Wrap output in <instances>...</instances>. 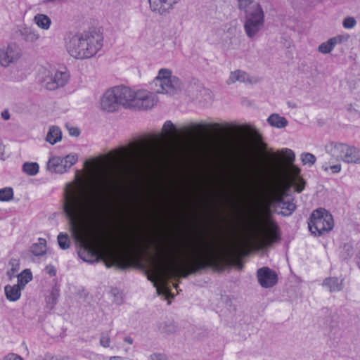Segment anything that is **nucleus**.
I'll return each instance as SVG.
<instances>
[{"label": "nucleus", "instance_id": "nucleus-18", "mask_svg": "<svg viewBox=\"0 0 360 360\" xmlns=\"http://www.w3.org/2000/svg\"><path fill=\"white\" fill-rule=\"evenodd\" d=\"M348 38V35H337L321 44L319 46L318 51L324 54L329 53L337 44H340L347 41Z\"/></svg>", "mask_w": 360, "mask_h": 360}, {"label": "nucleus", "instance_id": "nucleus-22", "mask_svg": "<svg viewBox=\"0 0 360 360\" xmlns=\"http://www.w3.org/2000/svg\"><path fill=\"white\" fill-rule=\"evenodd\" d=\"M22 290L18 284L13 285H7L4 288L6 297L10 302L18 301L20 298Z\"/></svg>", "mask_w": 360, "mask_h": 360}, {"label": "nucleus", "instance_id": "nucleus-15", "mask_svg": "<svg viewBox=\"0 0 360 360\" xmlns=\"http://www.w3.org/2000/svg\"><path fill=\"white\" fill-rule=\"evenodd\" d=\"M150 10L155 13L164 15L172 11L179 0H148Z\"/></svg>", "mask_w": 360, "mask_h": 360}, {"label": "nucleus", "instance_id": "nucleus-27", "mask_svg": "<svg viewBox=\"0 0 360 360\" xmlns=\"http://www.w3.org/2000/svg\"><path fill=\"white\" fill-rule=\"evenodd\" d=\"M267 122L273 127L282 129L288 125V120L283 116L278 114H272L268 119Z\"/></svg>", "mask_w": 360, "mask_h": 360}, {"label": "nucleus", "instance_id": "nucleus-42", "mask_svg": "<svg viewBox=\"0 0 360 360\" xmlns=\"http://www.w3.org/2000/svg\"><path fill=\"white\" fill-rule=\"evenodd\" d=\"M356 25V20L354 17H347L342 22V26L345 29H352Z\"/></svg>", "mask_w": 360, "mask_h": 360}, {"label": "nucleus", "instance_id": "nucleus-46", "mask_svg": "<svg viewBox=\"0 0 360 360\" xmlns=\"http://www.w3.org/2000/svg\"><path fill=\"white\" fill-rule=\"evenodd\" d=\"M4 360H23L20 356L11 353L6 356L4 359Z\"/></svg>", "mask_w": 360, "mask_h": 360}, {"label": "nucleus", "instance_id": "nucleus-43", "mask_svg": "<svg viewBox=\"0 0 360 360\" xmlns=\"http://www.w3.org/2000/svg\"><path fill=\"white\" fill-rule=\"evenodd\" d=\"M236 181L237 183L240 184L241 186L248 187L249 188H253L252 185L250 184V182L248 181V179L244 176H239L236 179Z\"/></svg>", "mask_w": 360, "mask_h": 360}, {"label": "nucleus", "instance_id": "nucleus-12", "mask_svg": "<svg viewBox=\"0 0 360 360\" xmlns=\"http://www.w3.org/2000/svg\"><path fill=\"white\" fill-rule=\"evenodd\" d=\"M117 101L120 106L124 108H132L134 90L125 86H117L112 87Z\"/></svg>", "mask_w": 360, "mask_h": 360}, {"label": "nucleus", "instance_id": "nucleus-26", "mask_svg": "<svg viewBox=\"0 0 360 360\" xmlns=\"http://www.w3.org/2000/svg\"><path fill=\"white\" fill-rule=\"evenodd\" d=\"M20 32L23 39L27 42L33 43L40 38V35L38 32L31 27H24L21 29Z\"/></svg>", "mask_w": 360, "mask_h": 360}, {"label": "nucleus", "instance_id": "nucleus-25", "mask_svg": "<svg viewBox=\"0 0 360 360\" xmlns=\"http://www.w3.org/2000/svg\"><path fill=\"white\" fill-rule=\"evenodd\" d=\"M62 139V132L60 129L57 126H51L47 133L46 140L50 144L53 145Z\"/></svg>", "mask_w": 360, "mask_h": 360}, {"label": "nucleus", "instance_id": "nucleus-19", "mask_svg": "<svg viewBox=\"0 0 360 360\" xmlns=\"http://www.w3.org/2000/svg\"><path fill=\"white\" fill-rule=\"evenodd\" d=\"M216 255L215 250L212 247H207L198 250L194 255L193 262L198 263L200 262L210 261Z\"/></svg>", "mask_w": 360, "mask_h": 360}, {"label": "nucleus", "instance_id": "nucleus-17", "mask_svg": "<svg viewBox=\"0 0 360 360\" xmlns=\"http://www.w3.org/2000/svg\"><path fill=\"white\" fill-rule=\"evenodd\" d=\"M288 172L290 173L289 186L293 187L297 192H302L304 188L305 183L300 176V169L292 163H290L288 166Z\"/></svg>", "mask_w": 360, "mask_h": 360}, {"label": "nucleus", "instance_id": "nucleus-36", "mask_svg": "<svg viewBox=\"0 0 360 360\" xmlns=\"http://www.w3.org/2000/svg\"><path fill=\"white\" fill-rule=\"evenodd\" d=\"M13 197V191L10 187L0 189V201H9Z\"/></svg>", "mask_w": 360, "mask_h": 360}, {"label": "nucleus", "instance_id": "nucleus-32", "mask_svg": "<svg viewBox=\"0 0 360 360\" xmlns=\"http://www.w3.org/2000/svg\"><path fill=\"white\" fill-rule=\"evenodd\" d=\"M39 165L36 162H25L22 165V171L30 176H34L39 172Z\"/></svg>", "mask_w": 360, "mask_h": 360}, {"label": "nucleus", "instance_id": "nucleus-5", "mask_svg": "<svg viewBox=\"0 0 360 360\" xmlns=\"http://www.w3.org/2000/svg\"><path fill=\"white\" fill-rule=\"evenodd\" d=\"M326 152L338 161L360 164V149L342 143L331 142L326 145Z\"/></svg>", "mask_w": 360, "mask_h": 360}, {"label": "nucleus", "instance_id": "nucleus-33", "mask_svg": "<svg viewBox=\"0 0 360 360\" xmlns=\"http://www.w3.org/2000/svg\"><path fill=\"white\" fill-rule=\"evenodd\" d=\"M78 160L77 154H69L65 158H63V161L67 172L72 165H74Z\"/></svg>", "mask_w": 360, "mask_h": 360}, {"label": "nucleus", "instance_id": "nucleus-9", "mask_svg": "<svg viewBox=\"0 0 360 360\" xmlns=\"http://www.w3.org/2000/svg\"><path fill=\"white\" fill-rule=\"evenodd\" d=\"M158 103L156 93L150 92L146 89L134 90L132 108L140 110H149Z\"/></svg>", "mask_w": 360, "mask_h": 360}, {"label": "nucleus", "instance_id": "nucleus-45", "mask_svg": "<svg viewBox=\"0 0 360 360\" xmlns=\"http://www.w3.org/2000/svg\"><path fill=\"white\" fill-rule=\"evenodd\" d=\"M68 131H69V134L71 136L77 137L80 134V131L77 127H68Z\"/></svg>", "mask_w": 360, "mask_h": 360}, {"label": "nucleus", "instance_id": "nucleus-38", "mask_svg": "<svg viewBox=\"0 0 360 360\" xmlns=\"http://www.w3.org/2000/svg\"><path fill=\"white\" fill-rule=\"evenodd\" d=\"M58 293L56 290H52L50 295L46 297V304L51 309L57 302Z\"/></svg>", "mask_w": 360, "mask_h": 360}, {"label": "nucleus", "instance_id": "nucleus-56", "mask_svg": "<svg viewBox=\"0 0 360 360\" xmlns=\"http://www.w3.org/2000/svg\"><path fill=\"white\" fill-rule=\"evenodd\" d=\"M88 164H89V160H86V161H85V165H88Z\"/></svg>", "mask_w": 360, "mask_h": 360}, {"label": "nucleus", "instance_id": "nucleus-3", "mask_svg": "<svg viewBox=\"0 0 360 360\" xmlns=\"http://www.w3.org/2000/svg\"><path fill=\"white\" fill-rule=\"evenodd\" d=\"M145 148L141 144L133 143L129 147L115 150L111 154L112 164L122 171L131 170L136 167L143 159Z\"/></svg>", "mask_w": 360, "mask_h": 360}, {"label": "nucleus", "instance_id": "nucleus-54", "mask_svg": "<svg viewBox=\"0 0 360 360\" xmlns=\"http://www.w3.org/2000/svg\"><path fill=\"white\" fill-rule=\"evenodd\" d=\"M212 126H213L214 128H216V129H218V128H219V127H220V126H219V124H217V123L214 124Z\"/></svg>", "mask_w": 360, "mask_h": 360}, {"label": "nucleus", "instance_id": "nucleus-23", "mask_svg": "<svg viewBox=\"0 0 360 360\" xmlns=\"http://www.w3.org/2000/svg\"><path fill=\"white\" fill-rule=\"evenodd\" d=\"M323 286L330 292H338L342 290V280L336 277H329L323 281Z\"/></svg>", "mask_w": 360, "mask_h": 360}, {"label": "nucleus", "instance_id": "nucleus-30", "mask_svg": "<svg viewBox=\"0 0 360 360\" xmlns=\"http://www.w3.org/2000/svg\"><path fill=\"white\" fill-rule=\"evenodd\" d=\"M31 252L36 256H41L46 252V241L45 239L39 238L37 242L31 247Z\"/></svg>", "mask_w": 360, "mask_h": 360}, {"label": "nucleus", "instance_id": "nucleus-21", "mask_svg": "<svg viewBox=\"0 0 360 360\" xmlns=\"http://www.w3.org/2000/svg\"><path fill=\"white\" fill-rule=\"evenodd\" d=\"M47 168L49 171L55 173L63 174L66 172L63 158L58 156L51 157L49 160Z\"/></svg>", "mask_w": 360, "mask_h": 360}, {"label": "nucleus", "instance_id": "nucleus-57", "mask_svg": "<svg viewBox=\"0 0 360 360\" xmlns=\"http://www.w3.org/2000/svg\"><path fill=\"white\" fill-rule=\"evenodd\" d=\"M177 287H178V285H177V284H175V285H174V288H177Z\"/></svg>", "mask_w": 360, "mask_h": 360}, {"label": "nucleus", "instance_id": "nucleus-39", "mask_svg": "<svg viewBox=\"0 0 360 360\" xmlns=\"http://www.w3.org/2000/svg\"><path fill=\"white\" fill-rule=\"evenodd\" d=\"M101 346L104 348H108L110 347V338L108 333H102L100 336L99 340Z\"/></svg>", "mask_w": 360, "mask_h": 360}, {"label": "nucleus", "instance_id": "nucleus-20", "mask_svg": "<svg viewBox=\"0 0 360 360\" xmlns=\"http://www.w3.org/2000/svg\"><path fill=\"white\" fill-rule=\"evenodd\" d=\"M236 82L254 83L256 80H253L245 71L238 70L231 72L227 83L234 84Z\"/></svg>", "mask_w": 360, "mask_h": 360}, {"label": "nucleus", "instance_id": "nucleus-24", "mask_svg": "<svg viewBox=\"0 0 360 360\" xmlns=\"http://www.w3.org/2000/svg\"><path fill=\"white\" fill-rule=\"evenodd\" d=\"M53 79L55 83L49 84V90H55L65 86L69 79V75L66 72H56L53 75Z\"/></svg>", "mask_w": 360, "mask_h": 360}, {"label": "nucleus", "instance_id": "nucleus-28", "mask_svg": "<svg viewBox=\"0 0 360 360\" xmlns=\"http://www.w3.org/2000/svg\"><path fill=\"white\" fill-rule=\"evenodd\" d=\"M39 79L48 90H49V84L55 83L53 75H52L51 72L46 68L41 69L39 75Z\"/></svg>", "mask_w": 360, "mask_h": 360}, {"label": "nucleus", "instance_id": "nucleus-14", "mask_svg": "<svg viewBox=\"0 0 360 360\" xmlns=\"http://www.w3.org/2000/svg\"><path fill=\"white\" fill-rule=\"evenodd\" d=\"M259 283L265 288L274 286L278 281L276 272L269 267H262L257 270Z\"/></svg>", "mask_w": 360, "mask_h": 360}, {"label": "nucleus", "instance_id": "nucleus-34", "mask_svg": "<svg viewBox=\"0 0 360 360\" xmlns=\"http://www.w3.org/2000/svg\"><path fill=\"white\" fill-rule=\"evenodd\" d=\"M58 243L61 249L66 250L69 248L70 245V240L68 235L66 233H60L58 236Z\"/></svg>", "mask_w": 360, "mask_h": 360}, {"label": "nucleus", "instance_id": "nucleus-49", "mask_svg": "<svg viewBox=\"0 0 360 360\" xmlns=\"http://www.w3.org/2000/svg\"><path fill=\"white\" fill-rule=\"evenodd\" d=\"M151 358L152 360H167L166 357L160 354H153Z\"/></svg>", "mask_w": 360, "mask_h": 360}, {"label": "nucleus", "instance_id": "nucleus-7", "mask_svg": "<svg viewBox=\"0 0 360 360\" xmlns=\"http://www.w3.org/2000/svg\"><path fill=\"white\" fill-rule=\"evenodd\" d=\"M333 226L332 215L323 208L314 210L308 222L309 231L315 236H321L329 232Z\"/></svg>", "mask_w": 360, "mask_h": 360}, {"label": "nucleus", "instance_id": "nucleus-37", "mask_svg": "<svg viewBox=\"0 0 360 360\" xmlns=\"http://www.w3.org/2000/svg\"><path fill=\"white\" fill-rule=\"evenodd\" d=\"M301 160L303 165L312 166L315 164L316 158L312 153H304L301 155Z\"/></svg>", "mask_w": 360, "mask_h": 360}, {"label": "nucleus", "instance_id": "nucleus-51", "mask_svg": "<svg viewBox=\"0 0 360 360\" xmlns=\"http://www.w3.org/2000/svg\"><path fill=\"white\" fill-rule=\"evenodd\" d=\"M124 341L129 345H131L133 343V339L129 336L125 337L124 338Z\"/></svg>", "mask_w": 360, "mask_h": 360}, {"label": "nucleus", "instance_id": "nucleus-13", "mask_svg": "<svg viewBox=\"0 0 360 360\" xmlns=\"http://www.w3.org/2000/svg\"><path fill=\"white\" fill-rule=\"evenodd\" d=\"M100 107L102 110L113 112L119 110L120 105L112 88L107 90L100 99Z\"/></svg>", "mask_w": 360, "mask_h": 360}, {"label": "nucleus", "instance_id": "nucleus-44", "mask_svg": "<svg viewBox=\"0 0 360 360\" xmlns=\"http://www.w3.org/2000/svg\"><path fill=\"white\" fill-rule=\"evenodd\" d=\"M254 0H237L238 8L246 11Z\"/></svg>", "mask_w": 360, "mask_h": 360}, {"label": "nucleus", "instance_id": "nucleus-16", "mask_svg": "<svg viewBox=\"0 0 360 360\" xmlns=\"http://www.w3.org/2000/svg\"><path fill=\"white\" fill-rule=\"evenodd\" d=\"M278 227L275 222L269 221L267 229L257 240L264 246H269L279 240Z\"/></svg>", "mask_w": 360, "mask_h": 360}, {"label": "nucleus", "instance_id": "nucleus-48", "mask_svg": "<svg viewBox=\"0 0 360 360\" xmlns=\"http://www.w3.org/2000/svg\"><path fill=\"white\" fill-rule=\"evenodd\" d=\"M46 273L50 276H55L56 274V270L53 266H47L46 268Z\"/></svg>", "mask_w": 360, "mask_h": 360}, {"label": "nucleus", "instance_id": "nucleus-52", "mask_svg": "<svg viewBox=\"0 0 360 360\" xmlns=\"http://www.w3.org/2000/svg\"><path fill=\"white\" fill-rule=\"evenodd\" d=\"M109 360H124V359L121 356H112Z\"/></svg>", "mask_w": 360, "mask_h": 360}, {"label": "nucleus", "instance_id": "nucleus-41", "mask_svg": "<svg viewBox=\"0 0 360 360\" xmlns=\"http://www.w3.org/2000/svg\"><path fill=\"white\" fill-rule=\"evenodd\" d=\"M163 130L168 136L172 137L174 135L175 127L171 121H166L163 125Z\"/></svg>", "mask_w": 360, "mask_h": 360}, {"label": "nucleus", "instance_id": "nucleus-31", "mask_svg": "<svg viewBox=\"0 0 360 360\" xmlns=\"http://www.w3.org/2000/svg\"><path fill=\"white\" fill-rule=\"evenodd\" d=\"M17 279V284L24 290L25 285L32 280V274L30 269H26L18 275Z\"/></svg>", "mask_w": 360, "mask_h": 360}, {"label": "nucleus", "instance_id": "nucleus-6", "mask_svg": "<svg viewBox=\"0 0 360 360\" xmlns=\"http://www.w3.org/2000/svg\"><path fill=\"white\" fill-rule=\"evenodd\" d=\"M150 86L156 94H172L181 89V82L169 69L161 68Z\"/></svg>", "mask_w": 360, "mask_h": 360}, {"label": "nucleus", "instance_id": "nucleus-35", "mask_svg": "<svg viewBox=\"0 0 360 360\" xmlns=\"http://www.w3.org/2000/svg\"><path fill=\"white\" fill-rule=\"evenodd\" d=\"M321 167L325 172L330 170L333 174L339 173L342 169L340 163L332 164L331 162H324Z\"/></svg>", "mask_w": 360, "mask_h": 360}, {"label": "nucleus", "instance_id": "nucleus-50", "mask_svg": "<svg viewBox=\"0 0 360 360\" xmlns=\"http://www.w3.org/2000/svg\"><path fill=\"white\" fill-rule=\"evenodd\" d=\"M1 117L4 120H8L10 118V113L8 110H6L1 112Z\"/></svg>", "mask_w": 360, "mask_h": 360}, {"label": "nucleus", "instance_id": "nucleus-4", "mask_svg": "<svg viewBox=\"0 0 360 360\" xmlns=\"http://www.w3.org/2000/svg\"><path fill=\"white\" fill-rule=\"evenodd\" d=\"M181 271V266L179 265L173 258L167 262H164L155 267L153 274V279L148 278L153 282L159 295L168 297L170 294L167 279L176 276Z\"/></svg>", "mask_w": 360, "mask_h": 360}, {"label": "nucleus", "instance_id": "nucleus-11", "mask_svg": "<svg viewBox=\"0 0 360 360\" xmlns=\"http://www.w3.org/2000/svg\"><path fill=\"white\" fill-rule=\"evenodd\" d=\"M21 56V49L15 44H9L0 49V64L3 67H8L16 63Z\"/></svg>", "mask_w": 360, "mask_h": 360}, {"label": "nucleus", "instance_id": "nucleus-53", "mask_svg": "<svg viewBox=\"0 0 360 360\" xmlns=\"http://www.w3.org/2000/svg\"><path fill=\"white\" fill-rule=\"evenodd\" d=\"M105 264H106V266H107L108 267L111 266L112 265V264H113V262H111V264H109V262H107V261H105Z\"/></svg>", "mask_w": 360, "mask_h": 360}, {"label": "nucleus", "instance_id": "nucleus-2", "mask_svg": "<svg viewBox=\"0 0 360 360\" xmlns=\"http://www.w3.org/2000/svg\"><path fill=\"white\" fill-rule=\"evenodd\" d=\"M103 41V36L96 31L79 32L66 39L65 48L74 58L89 59L101 49Z\"/></svg>", "mask_w": 360, "mask_h": 360}, {"label": "nucleus", "instance_id": "nucleus-1", "mask_svg": "<svg viewBox=\"0 0 360 360\" xmlns=\"http://www.w3.org/2000/svg\"><path fill=\"white\" fill-rule=\"evenodd\" d=\"M63 207L72 234L82 240L83 247L79 252V257L89 263L98 261L101 258L98 247L85 242L80 236L81 224L94 219L97 214L96 198L88 194L77 181L70 182L66 184L64 191Z\"/></svg>", "mask_w": 360, "mask_h": 360}, {"label": "nucleus", "instance_id": "nucleus-55", "mask_svg": "<svg viewBox=\"0 0 360 360\" xmlns=\"http://www.w3.org/2000/svg\"><path fill=\"white\" fill-rule=\"evenodd\" d=\"M262 146H263V148H266V144L262 143Z\"/></svg>", "mask_w": 360, "mask_h": 360}, {"label": "nucleus", "instance_id": "nucleus-29", "mask_svg": "<svg viewBox=\"0 0 360 360\" xmlns=\"http://www.w3.org/2000/svg\"><path fill=\"white\" fill-rule=\"evenodd\" d=\"M34 22L39 28L45 30H49L51 24L50 18L45 14H37L34 17Z\"/></svg>", "mask_w": 360, "mask_h": 360}, {"label": "nucleus", "instance_id": "nucleus-47", "mask_svg": "<svg viewBox=\"0 0 360 360\" xmlns=\"http://www.w3.org/2000/svg\"><path fill=\"white\" fill-rule=\"evenodd\" d=\"M279 162V159L276 153H272L271 155V159L269 160V163L272 165H276Z\"/></svg>", "mask_w": 360, "mask_h": 360}, {"label": "nucleus", "instance_id": "nucleus-10", "mask_svg": "<svg viewBox=\"0 0 360 360\" xmlns=\"http://www.w3.org/2000/svg\"><path fill=\"white\" fill-rule=\"evenodd\" d=\"M271 203L276 209H281V214L288 216L295 210V205L291 198L285 195L283 191H277L273 196L270 197Z\"/></svg>", "mask_w": 360, "mask_h": 360}, {"label": "nucleus", "instance_id": "nucleus-8", "mask_svg": "<svg viewBox=\"0 0 360 360\" xmlns=\"http://www.w3.org/2000/svg\"><path fill=\"white\" fill-rule=\"evenodd\" d=\"M264 23V13L259 4H257L254 9L246 17L244 25L245 32L250 38H253L262 30Z\"/></svg>", "mask_w": 360, "mask_h": 360}, {"label": "nucleus", "instance_id": "nucleus-40", "mask_svg": "<svg viewBox=\"0 0 360 360\" xmlns=\"http://www.w3.org/2000/svg\"><path fill=\"white\" fill-rule=\"evenodd\" d=\"M281 154L284 156L285 159L289 162V164L292 163L295 160V155L291 149L283 148L281 150Z\"/></svg>", "mask_w": 360, "mask_h": 360}]
</instances>
